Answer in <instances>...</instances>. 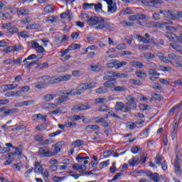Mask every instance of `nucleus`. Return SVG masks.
Segmentation results:
<instances>
[{
	"instance_id": "nucleus-1",
	"label": "nucleus",
	"mask_w": 182,
	"mask_h": 182,
	"mask_svg": "<svg viewBox=\"0 0 182 182\" xmlns=\"http://www.w3.org/2000/svg\"><path fill=\"white\" fill-rule=\"evenodd\" d=\"M87 23L89 26L93 28V29H95L96 31H103V29H107V31L112 32V31H114V24L111 23L107 18L103 17L93 16L87 20Z\"/></svg>"
},
{
	"instance_id": "nucleus-2",
	"label": "nucleus",
	"mask_w": 182,
	"mask_h": 182,
	"mask_svg": "<svg viewBox=\"0 0 182 182\" xmlns=\"http://www.w3.org/2000/svg\"><path fill=\"white\" fill-rule=\"evenodd\" d=\"M159 14L164 15L165 18H169V19H180L182 18V11H178L176 14L171 11H160Z\"/></svg>"
},
{
	"instance_id": "nucleus-3",
	"label": "nucleus",
	"mask_w": 182,
	"mask_h": 182,
	"mask_svg": "<svg viewBox=\"0 0 182 182\" xmlns=\"http://www.w3.org/2000/svg\"><path fill=\"white\" fill-rule=\"evenodd\" d=\"M89 89V82H85L80 84L77 87L75 90H72L68 93H66L67 95H82L81 92H83V90H87Z\"/></svg>"
},
{
	"instance_id": "nucleus-4",
	"label": "nucleus",
	"mask_w": 182,
	"mask_h": 182,
	"mask_svg": "<svg viewBox=\"0 0 182 182\" xmlns=\"http://www.w3.org/2000/svg\"><path fill=\"white\" fill-rule=\"evenodd\" d=\"M141 4L145 6H149L151 8H153V6L160 8V5H163L164 1L163 0H142Z\"/></svg>"
},
{
	"instance_id": "nucleus-5",
	"label": "nucleus",
	"mask_w": 182,
	"mask_h": 182,
	"mask_svg": "<svg viewBox=\"0 0 182 182\" xmlns=\"http://www.w3.org/2000/svg\"><path fill=\"white\" fill-rule=\"evenodd\" d=\"M126 65H127V62L126 61L119 63L116 60H111L107 63V68H108V69H112L113 68L115 69H120V68H123V66H126Z\"/></svg>"
},
{
	"instance_id": "nucleus-6",
	"label": "nucleus",
	"mask_w": 182,
	"mask_h": 182,
	"mask_svg": "<svg viewBox=\"0 0 182 182\" xmlns=\"http://www.w3.org/2000/svg\"><path fill=\"white\" fill-rule=\"evenodd\" d=\"M166 25H173V21L170 20H165L162 23L152 21L149 23V26L151 28H164Z\"/></svg>"
},
{
	"instance_id": "nucleus-7",
	"label": "nucleus",
	"mask_w": 182,
	"mask_h": 182,
	"mask_svg": "<svg viewBox=\"0 0 182 182\" xmlns=\"http://www.w3.org/2000/svg\"><path fill=\"white\" fill-rule=\"evenodd\" d=\"M38 154L41 157H53V155L48 146L41 148L38 151Z\"/></svg>"
},
{
	"instance_id": "nucleus-8",
	"label": "nucleus",
	"mask_w": 182,
	"mask_h": 182,
	"mask_svg": "<svg viewBox=\"0 0 182 182\" xmlns=\"http://www.w3.org/2000/svg\"><path fill=\"white\" fill-rule=\"evenodd\" d=\"M68 92H69L67 91H62L60 92V95H61L58 99L55 100L58 105H60V103H63V102H66V100H68L69 96H75V95H68L67 93Z\"/></svg>"
},
{
	"instance_id": "nucleus-9",
	"label": "nucleus",
	"mask_w": 182,
	"mask_h": 182,
	"mask_svg": "<svg viewBox=\"0 0 182 182\" xmlns=\"http://www.w3.org/2000/svg\"><path fill=\"white\" fill-rule=\"evenodd\" d=\"M108 5V12L110 14H114L117 11V6L116 3L113 2V0H104Z\"/></svg>"
},
{
	"instance_id": "nucleus-10",
	"label": "nucleus",
	"mask_w": 182,
	"mask_h": 182,
	"mask_svg": "<svg viewBox=\"0 0 182 182\" xmlns=\"http://www.w3.org/2000/svg\"><path fill=\"white\" fill-rule=\"evenodd\" d=\"M4 29H6V31H9V33L10 35H14V33H18V28H15L12 26V23H4L3 25Z\"/></svg>"
},
{
	"instance_id": "nucleus-11",
	"label": "nucleus",
	"mask_w": 182,
	"mask_h": 182,
	"mask_svg": "<svg viewBox=\"0 0 182 182\" xmlns=\"http://www.w3.org/2000/svg\"><path fill=\"white\" fill-rule=\"evenodd\" d=\"M146 174L150 180H152L154 182H160V175L159 173H153L151 171H146Z\"/></svg>"
},
{
	"instance_id": "nucleus-12",
	"label": "nucleus",
	"mask_w": 182,
	"mask_h": 182,
	"mask_svg": "<svg viewBox=\"0 0 182 182\" xmlns=\"http://www.w3.org/2000/svg\"><path fill=\"white\" fill-rule=\"evenodd\" d=\"M31 46L35 49V50H36V52H38V53H43V52H45L43 46L39 45L38 42L32 41Z\"/></svg>"
},
{
	"instance_id": "nucleus-13",
	"label": "nucleus",
	"mask_w": 182,
	"mask_h": 182,
	"mask_svg": "<svg viewBox=\"0 0 182 182\" xmlns=\"http://www.w3.org/2000/svg\"><path fill=\"white\" fill-rule=\"evenodd\" d=\"M53 147V151H52L53 157L56 156L58 153H60V147H62V142H58L52 145Z\"/></svg>"
},
{
	"instance_id": "nucleus-14",
	"label": "nucleus",
	"mask_w": 182,
	"mask_h": 182,
	"mask_svg": "<svg viewBox=\"0 0 182 182\" xmlns=\"http://www.w3.org/2000/svg\"><path fill=\"white\" fill-rule=\"evenodd\" d=\"M137 102H127V107H125L124 112L125 113H127V112H130V110H134L137 107Z\"/></svg>"
},
{
	"instance_id": "nucleus-15",
	"label": "nucleus",
	"mask_w": 182,
	"mask_h": 182,
	"mask_svg": "<svg viewBox=\"0 0 182 182\" xmlns=\"http://www.w3.org/2000/svg\"><path fill=\"white\" fill-rule=\"evenodd\" d=\"M174 170H175L176 174H178V175L181 174V166H180V159H178V156L175 160Z\"/></svg>"
},
{
	"instance_id": "nucleus-16",
	"label": "nucleus",
	"mask_w": 182,
	"mask_h": 182,
	"mask_svg": "<svg viewBox=\"0 0 182 182\" xmlns=\"http://www.w3.org/2000/svg\"><path fill=\"white\" fill-rule=\"evenodd\" d=\"M115 85H117V82L114 80H109L104 83V86L107 87V90H109V89H114L116 87L114 86Z\"/></svg>"
},
{
	"instance_id": "nucleus-17",
	"label": "nucleus",
	"mask_w": 182,
	"mask_h": 182,
	"mask_svg": "<svg viewBox=\"0 0 182 182\" xmlns=\"http://www.w3.org/2000/svg\"><path fill=\"white\" fill-rule=\"evenodd\" d=\"M116 72H105V76L103 77L104 80H113L115 77Z\"/></svg>"
},
{
	"instance_id": "nucleus-18",
	"label": "nucleus",
	"mask_w": 182,
	"mask_h": 182,
	"mask_svg": "<svg viewBox=\"0 0 182 182\" xmlns=\"http://www.w3.org/2000/svg\"><path fill=\"white\" fill-rule=\"evenodd\" d=\"M31 105H35V100H28L18 102L16 105V107H23V106H31Z\"/></svg>"
},
{
	"instance_id": "nucleus-19",
	"label": "nucleus",
	"mask_w": 182,
	"mask_h": 182,
	"mask_svg": "<svg viewBox=\"0 0 182 182\" xmlns=\"http://www.w3.org/2000/svg\"><path fill=\"white\" fill-rule=\"evenodd\" d=\"M48 115H42V114H35L32 116V120H43V122H46Z\"/></svg>"
},
{
	"instance_id": "nucleus-20",
	"label": "nucleus",
	"mask_w": 182,
	"mask_h": 182,
	"mask_svg": "<svg viewBox=\"0 0 182 182\" xmlns=\"http://www.w3.org/2000/svg\"><path fill=\"white\" fill-rule=\"evenodd\" d=\"M34 171L37 174H41V173H43V168L42 167V165H41L39 162H35Z\"/></svg>"
},
{
	"instance_id": "nucleus-21",
	"label": "nucleus",
	"mask_w": 182,
	"mask_h": 182,
	"mask_svg": "<svg viewBox=\"0 0 182 182\" xmlns=\"http://www.w3.org/2000/svg\"><path fill=\"white\" fill-rule=\"evenodd\" d=\"M128 163L131 167H134V166H137L139 164V156H133L129 160Z\"/></svg>"
},
{
	"instance_id": "nucleus-22",
	"label": "nucleus",
	"mask_w": 182,
	"mask_h": 182,
	"mask_svg": "<svg viewBox=\"0 0 182 182\" xmlns=\"http://www.w3.org/2000/svg\"><path fill=\"white\" fill-rule=\"evenodd\" d=\"M28 60L25 58L23 61V63H24V68L25 69H29V68H32V66H35V65H36V61H28Z\"/></svg>"
},
{
	"instance_id": "nucleus-23",
	"label": "nucleus",
	"mask_w": 182,
	"mask_h": 182,
	"mask_svg": "<svg viewBox=\"0 0 182 182\" xmlns=\"http://www.w3.org/2000/svg\"><path fill=\"white\" fill-rule=\"evenodd\" d=\"M46 86H48L46 82H43L42 80L38 79V82L36 84L35 87L36 89H45L46 88Z\"/></svg>"
},
{
	"instance_id": "nucleus-24",
	"label": "nucleus",
	"mask_w": 182,
	"mask_h": 182,
	"mask_svg": "<svg viewBox=\"0 0 182 182\" xmlns=\"http://www.w3.org/2000/svg\"><path fill=\"white\" fill-rule=\"evenodd\" d=\"M156 56L159 58L160 60H162V62H165V63H171L170 60L167 59V57L164 56V54L163 53H157Z\"/></svg>"
},
{
	"instance_id": "nucleus-25",
	"label": "nucleus",
	"mask_w": 182,
	"mask_h": 182,
	"mask_svg": "<svg viewBox=\"0 0 182 182\" xmlns=\"http://www.w3.org/2000/svg\"><path fill=\"white\" fill-rule=\"evenodd\" d=\"M55 97H56L55 94H47L43 96V99L45 100V102H52Z\"/></svg>"
},
{
	"instance_id": "nucleus-26",
	"label": "nucleus",
	"mask_w": 182,
	"mask_h": 182,
	"mask_svg": "<svg viewBox=\"0 0 182 182\" xmlns=\"http://www.w3.org/2000/svg\"><path fill=\"white\" fill-rule=\"evenodd\" d=\"M21 25H26L27 23H31V22H33V19L31 16H28L26 18H22L20 21Z\"/></svg>"
},
{
	"instance_id": "nucleus-27",
	"label": "nucleus",
	"mask_w": 182,
	"mask_h": 182,
	"mask_svg": "<svg viewBox=\"0 0 182 182\" xmlns=\"http://www.w3.org/2000/svg\"><path fill=\"white\" fill-rule=\"evenodd\" d=\"M42 28V25L39 23H32L29 24L26 27V29L29 30V29H41Z\"/></svg>"
},
{
	"instance_id": "nucleus-28",
	"label": "nucleus",
	"mask_w": 182,
	"mask_h": 182,
	"mask_svg": "<svg viewBox=\"0 0 182 182\" xmlns=\"http://www.w3.org/2000/svg\"><path fill=\"white\" fill-rule=\"evenodd\" d=\"M14 156H15V154L9 153V159H8L6 161V162L4 163V166H9V164H11L12 161H14V159H15Z\"/></svg>"
},
{
	"instance_id": "nucleus-29",
	"label": "nucleus",
	"mask_w": 182,
	"mask_h": 182,
	"mask_svg": "<svg viewBox=\"0 0 182 182\" xmlns=\"http://www.w3.org/2000/svg\"><path fill=\"white\" fill-rule=\"evenodd\" d=\"M124 110V109H126V107H124V104L122 102H117L115 105V110H117V112H120L122 110Z\"/></svg>"
},
{
	"instance_id": "nucleus-30",
	"label": "nucleus",
	"mask_w": 182,
	"mask_h": 182,
	"mask_svg": "<svg viewBox=\"0 0 182 182\" xmlns=\"http://www.w3.org/2000/svg\"><path fill=\"white\" fill-rule=\"evenodd\" d=\"M18 15H28L29 14V9L21 7L17 10Z\"/></svg>"
},
{
	"instance_id": "nucleus-31",
	"label": "nucleus",
	"mask_w": 182,
	"mask_h": 182,
	"mask_svg": "<svg viewBox=\"0 0 182 182\" xmlns=\"http://www.w3.org/2000/svg\"><path fill=\"white\" fill-rule=\"evenodd\" d=\"M137 39L139 40V42H142L143 43H150V42H153V39L148 40L144 38V37H142L140 35H136Z\"/></svg>"
},
{
	"instance_id": "nucleus-32",
	"label": "nucleus",
	"mask_w": 182,
	"mask_h": 182,
	"mask_svg": "<svg viewBox=\"0 0 182 182\" xmlns=\"http://www.w3.org/2000/svg\"><path fill=\"white\" fill-rule=\"evenodd\" d=\"M107 87H106L105 85L103 87H101L97 90H95V93H98V95H102V93H107Z\"/></svg>"
},
{
	"instance_id": "nucleus-33",
	"label": "nucleus",
	"mask_w": 182,
	"mask_h": 182,
	"mask_svg": "<svg viewBox=\"0 0 182 182\" xmlns=\"http://www.w3.org/2000/svg\"><path fill=\"white\" fill-rule=\"evenodd\" d=\"M44 12L46 14H52L53 12V5L48 4L44 8Z\"/></svg>"
},
{
	"instance_id": "nucleus-34",
	"label": "nucleus",
	"mask_w": 182,
	"mask_h": 182,
	"mask_svg": "<svg viewBox=\"0 0 182 182\" xmlns=\"http://www.w3.org/2000/svg\"><path fill=\"white\" fill-rule=\"evenodd\" d=\"M59 82H62V77H53L50 79V83H59Z\"/></svg>"
},
{
	"instance_id": "nucleus-35",
	"label": "nucleus",
	"mask_w": 182,
	"mask_h": 182,
	"mask_svg": "<svg viewBox=\"0 0 182 182\" xmlns=\"http://www.w3.org/2000/svg\"><path fill=\"white\" fill-rule=\"evenodd\" d=\"M94 7H95V12H97V14H100V12H102V11H103L102 9L103 6L100 3H98L96 4H95Z\"/></svg>"
},
{
	"instance_id": "nucleus-36",
	"label": "nucleus",
	"mask_w": 182,
	"mask_h": 182,
	"mask_svg": "<svg viewBox=\"0 0 182 182\" xmlns=\"http://www.w3.org/2000/svg\"><path fill=\"white\" fill-rule=\"evenodd\" d=\"M58 17L50 16L46 18V22L48 23H55V22H58Z\"/></svg>"
},
{
	"instance_id": "nucleus-37",
	"label": "nucleus",
	"mask_w": 182,
	"mask_h": 182,
	"mask_svg": "<svg viewBox=\"0 0 182 182\" xmlns=\"http://www.w3.org/2000/svg\"><path fill=\"white\" fill-rule=\"evenodd\" d=\"M76 160L78 163H83L84 161L85 166H86V164H89V161H85V156H80V155H78L76 157Z\"/></svg>"
},
{
	"instance_id": "nucleus-38",
	"label": "nucleus",
	"mask_w": 182,
	"mask_h": 182,
	"mask_svg": "<svg viewBox=\"0 0 182 182\" xmlns=\"http://www.w3.org/2000/svg\"><path fill=\"white\" fill-rule=\"evenodd\" d=\"M112 90L114 92H126L127 89L124 86H115Z\"/></svg>"
},
{
	"instance_id": "nucleus-39",
	"label": "nucleus",
	"mask_w": 182,
	"mask_h": 182,
	"mask_svg": "<svg viewBox=\"0 0 182 182\" xmlns=\"http://www.w3.org/2000/svg\"><path fill=\"white\" fill-rule=\"evenodd\" d=\"M131 151L133 154H137L138 153H141V149L139 146H135L131 149Z\"/></svg>"
},
{
	"instance_id": "nucleus-40",
	"label": "nucleus",
	"mask_w": 182,
	"mask_h": 182,
	"mask_svg": "<svg viewBox=\"0 0 182 182\" xmlns=\"http://www.w3.org/2000/svg\"><path fill=\"white\" fill-rule=\"evenodd\" d=\"M131 65L134 68H136V69H140L143 68V63H141V62L133 61L131 63Z\"/></svg>"
},
{
	"instance_id": "nucleus-41",
	"label": "nucleus",
	"mask_w": 182,
	"mask_h": 182,
	"mask_svg": "<svg viewBox=\"0 0 182 182\" xmlns=\"http://www.w3.org/2000/svg\"><path fill=\"white\" fill-rule=\"evenodd\" d=\"M84 141L82 140L78 139L72 142V146L75 147H80L83 144Z\"/></svg>"
},
{
	"instance_id": "nucleus-42",
	"label": "nucleus",
	"mask_w": 182,
	"mask_h": 182,
	"mask_svg": "<svg viewBox=\"0 0 182 182\" xmlns=\"http://www.w3.org/2000/svg\"><path fill=\"white\" fill-rule=\"evenodd\" d=\"M89 109H90V106L82 105H80L78 107H77L75 110L80 112V110H89Z\"/></svg>"
},
{
	"instance_id": "nucleus-43",
	"label": "nucleus",
	"mask_w": 182,
	"mask_h": 182,
	"mask_svg": "<svg viewBox=\"0 0 182 182\" xmlns=\"http://www.w3.org/2000/svg\"><path fill=\"white\" fill-rule=\"evenodd\" d=\"M93 6H95V4L85 3L82 6V8L85 9V11H87L89 9H92Z\"/></svg>"
},
{
	"instance_id": "nucleus-44",
	"label": "nucleus",
	"mask_w": 182,
	"mask_h": 182,
	"mask_svg": "<svg viewBox=\"0 0 182 182\" xmlns=\"http://www.w3.org/2000/svg\"><path fill=\"white\" fill-rule=\"evenodd\" d=\"M136 49L139 50H149V46H145L144 44H137L136 46Z\"/></svg>"
},
{
	"instance_id": "nucleus-45",
	"label": "nucleus",
	"mask_w": 182,
	"mask_h": 182,
	"mask_svg": "<svg viewBox=\"0 0 182 182\" xmlns=\"http://www.w3.org/2000/svg\"><path fill=\"white\" fill-rule=\"evenodd\" d=\"M144 58L146 59V60H149V59H154L156 58V55L154 54H151L150 53H144Z\"/></svg>"
},
{
	"instance_id": "nucleus-46",
	"label": "nucleus",
	"mask_w": 182,
	"mask_h": 182,
	"mask_svg": "<svg viewBox=\"0 0 182 182\" xmlns=\"http://www.w3.org/2000/svg\"><path fill=\"white\" fill-rule=\"evenodd\" d=\"M66 178V176H54L52 178L53 181L54 182H60L63 181Z\"/></svg>"
},
{
	"instance_id": "nucleus-47",
	"label": "nucleus",
	"mask_w": 182,
	"mask_h": 182,
	"mask_svg": "<svg viewBox=\"0 0 182 182\" xmlns=\"http://www.w3.org/2000/svg\"><path fill=\"white\" fill-rule=\"evenodd\" d=\"M115 77H117L118 79H126L128 76L127 74L115 72Z\"/></svg>"
},
{
	"instance_id": "nucleus-48",
	"label": "nucleus",
	"mask_w": 182,
	"mask_h": 182,
	"mask_svg": "<svg viewBox=\"0 0 182 182\" xmlns=\"http://www.w3.org/2000/svg\"><path fill=\"white\" fill-rule=\"evenodd\" d=\"M170 46H171V48L173 49H175V50H178V52H181V53H182V48L181 46L177 45V44H174V43H171Z\"/></svg>"
},
{
	"instance_id": "nucleus-49",
	"label": "nucleus",
	"mask_w": 182,
	"mask_h": 182,
	"mask_svg": "<svg viewBox=\"0 0 182 182\" xmlns=\"http://www.w3.org/2000/svg\"><path fill=\"white\" fill-rule=\"evenodd\" d=\"M129 82L131 83V85H136V86H141V85L143 84L141 81L134 79H131L129 80Z\"/></svg>"
},
{
	"instance_id": "nucleus-50",
	"label": "nucleus",
	"mask_w": 182,
	"mask_h": 182,
	"mask_svg": "<svg viewBox=\"0 0 182 182\" xmlns=\"http://www.w3.org/2000/svg\"><path fill=\"white\" fill-rule=\"evenodd\" d=\"M99 129H100V127L97 125H87L85 127V130H99Z\"/></svg>"
},
{
	"instance_id": "nucleus-51",
	"label": "nucleus",
	"mask_w": 182,
	"mask_h": 182,
	"mask_svg": "<svg viewBox=\"0 0 182 182\" xmlns=\"http://www.w3.org/2000/svg\"><path fill=\"white\" fill-rule=\"evenodd\" d=\"M36 130H39L40 132H43V130H46V129H48V126H46V124H38L36 127Z\"/></svg>"
},
{
	"instance_id": "nucleus-52",
	"label": "nucleus",
	"mask_w": 182,
	"mask_h": 182,
	"mask_svg": "<svg viewBox=\"0 0 182 182\" xmlns=\"http://www.w3.org/2000/svg\"><path fill=\"white\" fill-rule=\"evenodd\" d=\"M68 49L70 50H76V49H80V45H79V44H71L68 47Z\"/></svg>"
},
{
	"instance_id": "nucleus-53",
	"label": "nucleus",
	"mask_w": 182,
	"mask_h": 182,
	"mask_svg": "<svg viewBox=\"0 0 182 182\" xmlns=\"http://www.w3.org/2000/svg\"><path fill=\"white\" fill-rule=\"evenodd\" d=\"M148 75H153V76H160V74L157 73L156 70L149 69L148 70Z\"/></svg>"
},
{
	"instance_id": "nucleus-54",
	"label": "nucleus",
	"mask_w": 182,
	"mask_h": 182,
	"mask_svg": "<svg viewBox=\"0 0 182 182\" xmlns=\"http://www.w3.org/2000/svg\"><path fill=\"white\" fill-rule=\"evenodd\" d=\"M18 36H21V38H29V35H28V32L26 31H21V32H17Z\"/></svg>"
},
{
	"instance_id": "nucleus-55",
	"label": "nucleus",
	"mask_w": 182,
	"mask_h": 182,
	"mask_svg": "<svg viewBox=\"0 0 182 182\" xmlns=\"http://www.w3.org/2000/svg\"><path fill=\"white\" fill-rule=\"evenodd\" d=\"M168 57L169 58V59H171L172 60H180V57L177 56L174 53L168 54Z\"/></svg>"
},
{
	"instance_id": "nucleus-56",
	"label": "nucleus",
	"mask_w": 182,
	"mask_h": 182,
	"mask_svg": "<svg viewBox=\"0 0 182 182\" xmlns=\"http://www.w3.org/2000/svg\"><path fill=\"white\" fill-rule=\"evenodd\" d=\"M23 166V165L22 164V163L19 162L18 164H14V168H15L16 170V171H20L21 168H22Z\"/></svg>"
},
{
	"instance_id": "nucleus-57",
	"label": "nucleus",
	"mask_w": 182,
	"mask_h": 182,
	"mask_svg": "<svg viewBox=\"0 0 182 182\" xmlns=\"http://www.w3.org/2000/svg\"><path fill=\"white\" fill-rule=\"evenodd\" d=\"M99 112H109V107L107 105H102L98 108Z\"/></svg>"
},
{
	"instance_id": "nucleus-58",
	"label": "nucleus",
	"mask_w": 182,
	"mask_h": 182,
	"mask_svg": "<svg viewBox=\"0 0 182 182\" xmlns=\"http://www.w3.org/2000/svg\"><path fill=\"white\" fill-rule=\"evenodd\" d=\"M163 161V158L161 156H156L155 159V163L157 166H160L161 164V161Z\"/></svg>"
},
{
	"instance_id": "nucleus-59",
	"label": "nucleus",
	"mask_w": 182,
	"mask_h": 182,
	"mask_svg": "<svg viewBox=\"0 0 182 182\" xmlns=\"http://www.w3.org/2000/svg\"><path fill=\"white\" fill-rule=\"evenodd\" d=\"M121 25L122 26H133V23L127 21H122Z\"/></svg>"
},
{
	"instance_id": "nucleus-60",
	"label": "nucleus",
	"mask_w": 182,
	"mask_h": 182,
	"mask_svg": "<svg viewBox=\"0 0 182 182\" xmlns=\"http://www.w3.org/2000/svg\"><path fill=\"white\" fill-rule=\"evenodd\" d=\"M59 105L58 103H48L47 107L48 109H56Z\"/></svg>"
},
{
	"instance_id": "nucleus-61",
	"label": "nucleus",
	"mask_w": 182,
	"mask_h": 182,
	"mask_svg": "<svg viewBox=\"0 0 182 182\" xmlns=\"http://www.w3.org/2000/svg\"><path fill=\"white\" fill-rule=\"evenodd\" d=\"M136 76L138 77H146L147 74L143 71H136Z\"/></svg>"
},
{
	"instance_id": "nucleus-62",
	"label": "nucleus",
	"mask_w": 182,
	"mask_h": 182,
	"mask_svg": "<svg viewBox=\"0 0 182 182\" xmlns=\"http://www.w3.org/2000/svg\"><path fill=\"white\" fill-rule=\"evenodd\" d=\"M4 53H11V52H14V46H9L3 50Z\"/></svg>"
},
{
	"instance_id": "nucleus-63",
	"label": "nucleus",
	"mask_w": 182,
	"mask_h": 182,
	"mask_svg": "<svg viewBox=\"0 0 182 182\" xmlns=\"http://www.w3.org/2000/svg\"><path fill=\"white\" fill-rule=\"evenodd\" d=\"M59 134H62V131L58 130L55 132H53L48 135V137H56V136H59Z\"/></svg>"
},
{
	"instance_id": "nucleus-64",
	"label": "nucleus",
	"mask_w": 182,
	"mask_h": 182,
	"mask_svg": "<svg viewBox=\"0 0 182 182\" xmlns=\"http://www.w3.org/2000/svg\"><path fill=\"white\" fill-rule=\"evenodd\" d=\"M2 18H4V19L11 20V19H12V16L9 13H4V14L3 13Z\"/></svg>"
}]
</instances>
